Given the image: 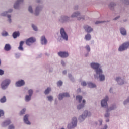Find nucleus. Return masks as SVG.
Instances as JSON below:
<instances>
[{"instance_id": "9d476101", "label": "nucleus", "mask_w": 129, "mask_h": 129, "mask_svg": "<svg viewBox=\"0 0 129 129\" xmlns=\"http://www.w3.org/2000/svg\"><path fill=\"white\" fill-rule=\"evenodd\" d=\"M57 54L59 57L63 58L69 57V53L67 51H60L57 53Z\"/></svg>"}, {"instance_id": "f03ea898", "label": "nucleus", "mask_w": 129, "mask_h": 129, "mask_svg": "<svg viewBox=\"0 0 129 129\" xmlns=\"http://www.w3.org/2000/svg\"><path fill=\"white\" fill-rule=\"evenodd\" d=\"M71 18H77L78 20H84L85 16L84 15H81V13L79 11H76L74 12L71 16Z\"/></svg>"}, {"instance_id": "79ce46f5", "label": "nucleus", "mask_w": 129, "mask_h": 129, "mask_svg": "<svg viewBox=\"0 0 129 129\" xmlns=\"http://www.w3.org/2000/svg\"><path fill=\"white\" fill-rule=\"evenodd\" d=\"M32 27L34 31H38V28H37V26H35L34 24L32 25Z\"/></svg>"}, {"instance_id": "ea45409f", "label": "nucleus", "mask_w": 129, "mask_h": 129, "mask_svg": "<svg viewBox=\"0 0 129 129\" xmlns=\"http://www.w3.org/2000/svg\"><path fill=\"white\" fill-rule=\"evenodd\" d=\"M81 85L84 87V86H86L87 85V83L85 81H82L81 82Z\"/></svg>"}, {"instance_id": "338daca9", "label": "nucleus", "mask_w": 129, "mask_h": 129, "mask_svg": "<svg viewBox=\"0 0 129 129\" xmlns=\"http://www.w3.org/2000/svg\"><path fill=\"white\" fill-rule=\"evenodd\" d=\"M58 104V101H57V99L55 100V104Z\"/></svg>"}, {"instance_id": "f8f14e48", "label": "nucleus", "mask_w": 129, "mask_h": 129, "mask_svg": "<svg viewBox=\"0 0 129 129\" xmlns=\"http://www.w3.org/2000/svg\"><path fill=\"white\" fill-rule=\"evenodd\" d=\"M35 42H36V39L33 37H30L26 40V44L28 46H31V45H32L33 43H35Z\"/></svg>"}, {"instance_id": "052dcab7", "label": "nucleus", "mask_w": 129, "mask_h": 129, "mask_svg": "<svg viewBox=\"0 0 129 129\" xmlns=\"http://www.w3.org/2000/svg\"><path fill=\"white\" fill-rule=\"evenodd\" d=\"M120 18V16H118L116 17H115V18L113 19V20H117V19H118Z\"/></svg>"}, {"instance_id": "4d7b16f0", "label": "nucleus", "mask_w": 129, "mask_h": 129, "mask_svg": "<svg viewBox=\"0 0 129 129\" xmlns=\"http://www.w3.org/2000/svg\"><path fill=\"white\" fill-rule=\"evenodd\" d=\"M108 128V125L107 124H105L103 128H101V129H107Z\"/></svg>"}, {"instance_id": "6e6d98bb", "label": "nucleus", "mask_w": 129, "mask_h": 129, "mask_svg": "<svg viewBox=\"0 0 129 129\" xmlns=\"http://www.w3.org/2000/svg\"><path fill=\"white\" fill-rule=\"evenodd\" d=\"M109 92L111 93H113V89L112 87H111L109 89Z\"/></svg>"}, {"instance_id": "603ef678", "label": "nucleus", "mask_w": 129, "mask_h": 129, "mask_svg": "<svg viewBox=\"0 0 129 129\" xmlns=\"http://www.w3.org/2000/svg\"><path fill=\"white\" fill-rule=\"evenodd\" d=\"M123 3L125 4L129 5V0H124Z\"/></svg>"}, {"instance_id": "c9c22d12", "label": "nucleus", "mask_w": 129, "mask_h": 129, "mask_svg": "<svg viewBox=\"0 0 129 129\" xmlns=\"http://www.w3.org/2000/svg\"><path fill=\"white\" fill-rule=\"evenodd\" d=\"M62 95H63V97H70V95L68 92H66V93H62Z\"/></svg>"}, {"instance_id": "a211bd4d", "label": "nucleus", "mask_w": 129, "mask_h": 129, "mask_svg": "<svg viewBox=\"0 0 129 129\" xmlns=\"http://www.w3.org/2000/svg\"><path fill=\"white\" fill-rule=\"evenodd\" d=\"M22 2H24V0H17L16 3L14 4V9H18L19 7V4H20V3H22Z\"/></svg>"}, {"instance_id": "a18cd8bd", "label": "nucleus", "mask_w": 129, "mask_h": 129, "mask_svg": "<svg viewBox=\"0 0 129 129\" xmlns=\"http://www.w3.org/2000/svg\"><path fill=\"white\" fill-rule=\"evenodd\" d=\"M98 122H99V125L100 126V125H102L103 120L102 119H100L98 120Z\"/></svg>"}, {"instance_id": "20e7f679", "label": "nucleus", "mask_w": 129, "mask_h": 129, "mask_svg": "<svg viewBox=\"0 0 129 129\" xmlns=\"http://www.w3.org/2000/svg\"><path fill=\"white\" fill-rule=\"evenodd\" d=\"M60 37L62 39V40L68 41V35L67 34V33H66L64 28H60Z\"/></svg>"}, {"instance_id": "e433bc0d", "label": "nucleus", "mask_w": 129, "mask_h": 129, "mask_svg": "<svg viewBox=\"0 0 129 129\" xmlns=\"http://www.w3.org/2000/svg\"><path fill=\"white\" fill-rule=\"evenodd\" d=\"M85 48V49H86V50L88 52H89L90 51L91 48H90V46L88 45H86Z\"/></svg>"}, {"instance_id": "f704fd0d", "label": "nucleus", "mask_w": 129, "mask_h": 129, "mask_svg": "<svg viewBox=\"0 0 129 129\" xmlns=\"http://www.w3.org/2000/svg\"><path fill=\"white\" fill-rule=\"evenodd\" d=\"M31 96H31V95H29V96L26 95L25 97L26 101H30V100H31Z\"/></svg>"}, {"instance_id": "09e8293b", "label": "nucleus", "mask_w": 129, "mask_h": 129, "mask_svg": "<svg viewBox=\"0 0 129 129\" xmlns=\"http://www.w3.org/2000/svg\"><path fill=\"white\" fill-rule=\"evenodd\" d=\"M7 17L8 18V21L9 22V23H11L12 22V19H11V15H7Z\"/></svg>"}, {"instance_id": "4c0bfd02", "label": "nucleus", "mask_w": 129, "mask_h": 129, "mask_svg": "<svg viewBox=\"0 0 129 129\" xmlns=\"http://www.w3.org/2000/svg\"><path fill=\"white\" fill-rule=\"evenodd\" d=\"M110 21H96L95 22V24H98L101 23H104V22H109Z\"/></svg>"}, {"instance_id": "6ab92c4d", "label": "nucleus", "mask_w": 129, "mask_h": 129, "mask_svg": "<svg viewBox=\"0 0 129 129\" xmlns=\"http://www.w3.org/2000/svg\"><path fill=\"white\" fill-rule=\"evenodd\" d=\"M41 42L42 45H46L47 44V39L45 36H42L41 38Z\"/></svg>"}, {"instance_id": "bf43d9fd", "label": "nucleus", "mask_w": 129, "mask_h": 129, "mask_svg": "<svg viewBox=\"0 0 129 129\" xmlns=\"http://www.w3.org/2000/svg\"><path fill=\"white\" fill-rule=\"evenodd\" d=\"M74 9V10H78V5L75 6Z\"/></svg>"}, {"instance_id": "e2e57ef3", "label": "nucleus", "mask_w": 129, "mask_h": 129, "mask_svg": "<svg viewBox=\"0 0 129 129\" xmlns=\"http://www.w3.org/2000/svg\"><path fill=\"white\" fill-rule=\"evenodd\" d=\"M81 90L80 88H78V89H77V92H78V93H80V92H81Z\"/></svg>"}, {"instance_id": "4468645a", "label": "nucleus", "mask_w": 129, "mask_h": 129, "mask_svg": "<svg viewBox=\"0 0 129 129\" xmlns=\"http://www.w3.org/2000/svg\"><path fill=\"white\" fill-rule=\"evenodd\" d=\"M120 32L122 36H125L127 35V31L125 28L121 27L119 28Z\"/></svg>"}, {"instance_id": "393cba45", "label": "nucleus", "mask_w": 129, "mask_h": 129, "mask_svg": "<svg viewBox=\"0 0 129 129\" xmlns=\"http://www.w3.org/2000/svg\"><path fill=\"white\" fill-rule=\"evenodd\" d=\"M4 49L5 51H10V50H11V45L9 44H6Z\"/></svg>"}, {"instance_id": "c03bdc74", "label": "nucleus", "mask_w": 129, "mask_h": 129, "mask_svg": "<svg viewBox=\"0 0 129 129\" xmlns=\"http://www.w3.org/2000/svg\"><path fill=\"white\" fill-rule=\"evenodd\" d=\"M61 64L63 67H66V63H65V61H64V60H61Z\"/></svg>"}, {"instance_id": "7c9ffc66", "label": "nucleus", "mask_w": 129, "mask_h": 129, "mask_svg": "<svg viewBox=\"0 0 129 129\" xmlns=\"http://www.w3.org/2000/svg\"><path fill=\"white\" fill-rule=\"evenodd\" d=\"M129 103V96L123 101V105L126 106Z\"/></svg>"}, {"instance_id": "412c9836", "label": "nucleus", "mask_w": 129, "mask_h": 129, "mask_svg": "<svg viewBox=\"0 0 129 129\" xmlns=\"http://www.w3.org/2000/svg\"><path fill=\"white\" fill-rule=\"evenodd\" d=\"M116 6V4L113 3V2H111L110 3L109 5V9L112 10L113 11L114 10V7Z\"/></svg>"}, {"instance_id": "dca6fc26", "label": "nucleus", "mask_w": 129, "mask_h": 129, "mask_svg": "<svg viewBox=\"0 0 129 129\" xmlns=\"http://www.w3.org/2000/svg\"><path fill=\"white\" fill-rule=\"evenodd\" d=\"M116 108H117L116 105L115 104H113L109 108L108 107L107 108V111H111L112 110H115V109H116Z\"/></svg>"}, {"instance_id": "bb28decb", "label": "nucleus", "mask_w": 129, "mask_h": 129, "mask_svg": "<svg viewBox=\"0 0 129 129\" xmlns=\"http://www.w3.org/2000/svg\"><path fill=\"white\" fill-rule=\"evenodd\" d=\"M68 77L70 79V80H71V81H72V82H75V79L73 77V76L71 74H70V73L68 74Z\"/></svg>"}, {"instance_id": "f257e3e1", "label": "nucleus", "mask_w": 129, "mask_h": 129, "mask_svg": "<svg viewBox=\"0 0 129 129\" xmlns=\"http://www.w3.org/2000/svg\"><path fill=\"white\" fill-rule=\"evenodd\" d=\"M90 66L95 72L94 74L95 79L99 80L100 82L104 81L105 80V76L103 74V71L100 64L98 62H93Z\"/></svg>"}, {"instance_id": "0eeeda50", "label": "nucleus", "mask_w": 129, "mask_h": 129, "mask_svg": "<svg viewBox=\"0 0 129 129\" xmlns=\"http://www.w3.org/2000/svg\"><path fill=\"white\" fill-rule=\"evenodd\" d=\"M109 100V97L108 96H106L105 98L103 99L101 101V106L103 108H106L107 109L108 107V105L107 104V102Z\"/></svg>"}, {"instance_id": "3c124183", "label": "nucleus", "mask_w": 129, "mask_h": 129, "mask_svg": "<svg viewBox=\"0 0 129 129\" xmlns=\"http://www.w3.org/2000/svg\"><path fill=\"white\" fill-rule=\"evenodd\" d=\"M5 72L4 70L0 69V75H4Z\"/></svg>"}, {"instance_id": "72a5a7b5", "label": "nucleus", "mask_w": 129, "mask_h": 129, "mask_svg": "<svg viewBox=\"0 0 129 129\" xmlns=\"http://www.w3.org/2000/svg\"><path fill=\"white\" fill-rule=\"evenodd\" d=\"M7 101V99L6 98V96H4L2 98L0 99V102L2 103H4V102H6Z\"/></svg>"}, {"instance_id": "58836bf2", "label": "nucleus", "mask_w": 129, "mask_h": 129, "mask_svg": "<svg viewBox=\"0 0 129 129\" xmlns=\"http://www.w3.org/2000/svg\"><path fill=\"white\" fill-rule=\"evenodd\" d=\"M10 123H11V121L10 120H7L5 122H4V125H9V124H10Z\"/></svg>"}, {"instance_id": "13d9d810", "label": "nucleus", "mask_w": 129, "mask_h": 129, "mask_svg": "<svg viewBox=\"0 0 129 129\" xmlns=\"http://www.w3.org/2000/svg\"><path fill=\"white\" fill-rule=\"evenodd\" d=\"M9 129H15V127L13 125H10L9 127Z\"/></svg>"}, {"instance_id": "a19ab883", "label": "nucleus", "mask_w": 129, "mask_h": 129, "mask_svg": "<svg viewBox=\"0 0 129 129\" xmlns=\"http://www.w3.org/2000/svg\"><path fill=\"white\" fill-rule=\"evenodd\" d=\"M2 36H3V37H6V36H8L9 35V33H8V32L4 31L2 33Z\"/></svg>"}, {"instance_id": "680f3d73", "label": "nucleus", "mask_w": 129, "mask_h": 129, "mask_svg": "<svg viewBox=\"0 0 129 129\" xmlns=\"http://www.w3.org/2000/svg\"><path fill=\"white\" fill-rule=\"evenodd\" d=\"M62 74H63V75H66V74H67V71H66V70L63 71L62 72Z\"/></svg>"}, {"instance_id": "7ed1b4c3", "label": "nucleus", "mask_w": 129, "mask_h": 129, "mask_svg": "<svg viewBox=\"0 0 129 129\" xmlns=\"http://www.w3.org/2000/svg\"><path fill=\"white\" fill-rule=\"evenodd\" d=\"M91 113L86 110L83 112V113L81 115L79 116L78 118L79 121H80V122H82V121H84V119H85L87 116H91Z\"/></svg>"}, {"instance_id": "774afa93", "label": "nucleus", "mask_w": 129, "mask_h": 129, "mask_svg": "<svg viewBox=\"0 0 129 129\" xmlns=\"http://www.w3.org/2000/svg\"><path fill=\"white\" fill-rule=\"evenodd\" d=\"M106 122H109V119L108 118L106 119Z\"/></svg>"}, {"instance_id": "8fccbe9b", "label": "nucleus", "mask_w": 129, "mask_h": 129, "mask_svg": "<svg viewBox=\"0 0 129 129\" xmlns=\"http://www.w3.org/2000/svg\"><path fill=\"white\" fill-rule=\"evenodd\" d=\"M28 94H29V95H31V96H32V94H33V90H29L28 91Z\"/></svg>"}, {"instance_id": "cd10ccee", "label": "nucleus", "mask_w": 129, "mask_h": 129, "mask_svg": "<svg viewBox=\"0 0 129 129\" xmlns=\"http://www.w3.org/2000/svg\"><path fill=\"white\" fill-rule=\"evenodd\" d=\"M19 36H20V33H19V32H15L13 34V37L14 39H16V38L19 37Z\"/></svg>"}, {"instance_id": "4be33fe9", "label": "nucleus", "mask_w": 129, "mask_h": 129, "mask_svg": "<svg viewBox=\"0 0 129 129\" xmlns=\"http://www.w3.org/2000/svg\"><path fill=\"white\" fill-rule=\"evenodd\" d=\"M88 87L90 88H93L96 87V85H95V84L91 82H89L87 83Z\"/></svg>"}, {"instance_id": "1a4fd4ad", "label": "nucleus", "mask_w": 129, "mask_h": 129, "mask_svg": "<svg viewBox=\"0 0 129 129\" xmlns=\"http://www.w3.org/2000/svg\"><path fill=\"white\" fill-rule=\"evenodd\" d=\"M115 81L117 82L118 85H122L126 83V82L125 81L124 78L121 77H117L115 79Z\"/></svg>"}, {"instance_id": "49530a36", "label": "nucleus", "mask_w": 129, "mask_h": 129, "mask_svg": "<svg viewBox=\"0 0 129 129\" xmlns=\"http://www.w3.org/2000/svg\"><path fill=\"white\" fill-rule=\"evenodd\" d=\"M28 11L30 12V13H33V8H32V7L29 6L28 8Z\"/></svg>"}, {"instance_id": "37998d69", "label": "nucleus", "mask_w": 129, "mask_h": 129, "mask_svg": "<svg viewBox=\"0 0 129 129\" xmlns=\"http://www.w3.org/2000/svg\"><path fill=\"white\" fill-rule=\"evenodd\" d=\"M26 111V109H23L20 112V115H22V114H25V112Z\"/></svg>"}, {"instance_id": "c756f323", "label": "nucleus", "mask_w": 129, "mask_h": 129, "mask_svg": "<svg viewBox=\"0 0 129 129\" xmlns=\"http://www.w3.org/2000/svg\"><path fill=\"white\" fill-rule=\"evenodd\" d=\"M40 11H41V8H40V7H36L35 10V16L39 15Z\"/></svg>"}, {"instance_id": "a878e982", "label": "nucleus", "mask_w": 129, "mask_h": 129, "mask_svg": "<svg viewBox=\"0 0 129 129\" xmlns=\"http://www.w3.org/2000/svg\"><path fill=\"white\" fill-rule=\"evenodd\" d=\"M110 111H107V109H106V113L104 114V116L106 118H109V117H110V113H109Z\"/></svg>"}, {"instance_id": "5fc2aeb1", "label": "nucleus", "mask_w": 129, "mask_h": 129, "mask_svg": "<svg viewBox=\"0 0 129 129\" xmlns=\"http://www.w3.org/2000/svg\"><path fill=\"white\" fill-rule=\"evenodd\" d=\"M52 100H53V96H49V101H52Z\"/></svg>"}, {"instance_id": "423d86ee", "label": "nucleus", "mask_w": 129, "mask_h": 129, "mask_svg": "<svg viewBox=\"0 0 129 129\" xmlns=\"http://www.w3.org/2000/svg\"><path fill=\"white\" fill-rule=\"evenodd\" d=\"M58 21L61 23H64L71 21L70 17L68 16L62 15L58 18Z\"/></svg>"}, {"instance_id": "0e129e2a", "label": "nucleus", "mask_w": 129, "mask_h": 129, "mask_svg": "<svg viewBox=\"0 0 129 129\" xmlns=\"http://www.w3.org/2000/svg\"><path fill=\"white\" fill-rule=\"evenodd\" d=\"M85 57H88V56H89V52H87V53L85 54Z\"/></svg>"}, {"instance_id": "de8ad7c7", "label": "nucleus", "mask_w": 129, "mask_h": 129, "mask_svg": "<svg viewBox=\"0 0 129 129\" xmlns=\"http://www.w3.org/2000/svg\"><path fill=\"white\" fill-rule=\"evenodd\" d=\"M4 114H5V112H4V111L0 110V117L1 116H4Z\"/></svg>"}, {"instance_id": "9b49d317", "label": "nucleus", "mask_w": 129, "mask_h": 129, "mask_svg": "<svg viewBox=\"0 0 129 129\" xmlns=\"http://www.w3.org/2000/svg\"><path fill=\"white\" fill-rule=\"evenodd\" d=\"M10 83H11V80L9 79H6L5 81H4L1 84L2 89H6V88H7L8 85H9Z\"/></svg>"}, {"instance_id": "473e14b6", "label": "nucleus", "mask_w": 129, "mask_h": 129, "mask_svg": "<svg viewBox=\"0 0 129 129\" xmlns=\"http://www.w3.org/2000/svg\"><path fill=\"white\" fill-rule=\"evenodd\" d=\"M59 100H62L63 98H64V96L63 95V93H60L58 95V97Z\"/></svg>"}, {"instance_id": "69168bd1", "label": "nucleus", "mask_w": 129, "mask_h": 129, "mask_svg": "<svg viewBox=\"0 0 129 129\" xmlns=\"http://www.w3.org/2000/svg\"><path fill=\"white\" fill-rule=\"evenodd\" d=\"M82 102H83V103H81V104H85V103L86 102L85 100H83Z\"/></svg>"}, {"instance_id": "864d4df0", "label": "nucleus", "mask_w": 129, "mask_h": 129, "mask_svg": "<svg viewBox=\"0 0 129 129\" xmlns=\"http://www.w3.org/2000/svg\"><path fill=\"white\" fill-rule=\"evenodd\" d=\"M45 94H48L49 93V88H47V89L44 92Z\"/></svg>"}, {"instance_id": "aec40b11", "label": "nucleus", "mask_w": 129, "mask_h": 129, "mask_svg": "<svg viewBox=\"0 0 129 129\" xmlns=\"http://www.w3.org/2000/svg\"><path fill=\"white\" fill-rule=\"evenodd\" d=\"M23 45L24 41H21L20 42L19 46L18 47V50H19V51H24V48L23 47Z\"/></svg>"}, {"instance_id": "f3484780", "label": "nucleus", "mask_w": 129, "mask_h": 129, "mask_svg": "<svg viewBox=\"0 0 129 129\" xmlns=\"http://www.w3.org/2000/svg\"><path fill=\"white\" fill-rule=\"evenodd\" d=\"M28 117L29 115H25L24 117V121L26 124H31V123L30 122V121H29V120L28 119Z\"/></svg>"}, {"instance_id": "c85d7f7f", "label": "nucleus", "mask_w": 129, "mask_h": 129, "mask_svg": "<svg viewBox=\"0 0 129 129\" xmlns=\"http://www.w3.org/2000/svg\"><path fill=\"white\" fill-rule=\"evenodd\" d=\"M82 99V96L78 95L76 96V100H78L79 103H81Z\"/></svg>"}, {"instance_id": "2eb2a0df", "label": "nucleus", "mask_w": 129, "mask_h": 129, "mask_svg": "<svg viewBox=\"0 0 129 129\" xmlns=\"http://www.w3.org/2000/svg\"><path fill=\"white\" fill-rule=\"evenodd\" d=\"M16 85L18 87L23 86L25 85V81L23 80L18 81L16 82Z\"/></svg>"}, {"instance_id": "6e6552de", "label": "nucleus", "mask_w": 129, "mask_h": 129, "mask_svg": "<svg viewBox=\"0 0 129 129\" xmlns=\"http://www.w3.org/2000/svg\"><path fill=\"white\" fill-rule=\"evenodd\" d=\"M72 124H68L67 126V128L68 129H72L74 128V127H76L77 126V118L76 117H74L72 118Z\"/></svg>"}, {"instance_id": "ddd939ff", "label": "nucleus", "mask_w": 129, "mask_h": 129, "mask_svg": "<svg viewBox=\"0 0 129 129\" xmlns=\"http://www.w3.org/2000/svg\"><path fill=\"white\" fill-rule=\"evenodd\" d=\"M83 28L85 31L88 33H90L93 31V29L92 27H91L90 26L87 25H84Z\"/></svg>"}, {"instance_id": "5701e85b", "label": "nucleus", "mask_w": 129, "mask_h": 129, "mask_svg": "<svg viewBox=\"0 0 129 129\" xmlns=\"http://www.w3.org/2000/svg\"><path fill=\"white\" fill-rule=\"evenodd\" d=\"M85 107V104H79L77 106V109L78 110H81V109H83Z\"/></svg>"}, {"instance_id": "b1692460", "label": "nucleus", "mask_w": 129, "mask_h": 129, "mask_svg": "<svg viewBox=\"0 0 129 129\" xmlns=\"http://www.w3.org/2000/svg\"><path fill=\"white\" fill-rule=\"evenodd\" d=\"M85 39L86 41L90 40L91 39V35L88 33V34L85 36Z\"/></svg>"}, {"instance_id": "39448f33", "label": "nucleus", "mask_w": 129, "mask_h": 129, "mask_svg": "<svg viewBox=\"0 0 129 129\" xmlns=\"http://www.w3.org/2000/svg\"><path fill=\"white\" fill-rule=\"evenodd\" d=\"M129 48V41L123 43L119 47L118 51L122 52L127 50Z\"/></svg>"}, {"instance_id": "2f4dec72", "label": "nucleus", "mask_w": 129, "mask_h": 129, "mask_svg": "<svg viewBox=\"0 0 129 129\" xmlns=\"http://www.w3.org/2000/svg\"><path fill=\"white\" fill-rule=\"evenodd\" d=\"M57 86L58 87H61L62 85H63V81L61 80H59L57 83H56Z\"/></svg>"}]
</instances>
